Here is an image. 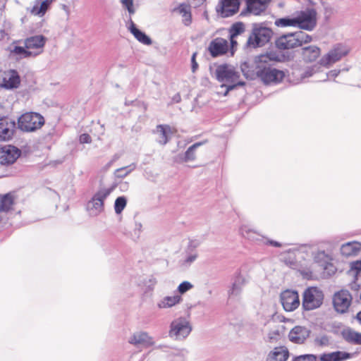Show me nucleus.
<instances>
[{
  "mask_svg": "<svg viewBox=\"0 0 361 361\" xmlns=\"http://www.w3.org/2000/svg\"><path fill=\"white\" fill-rule=\"evenodd\" d=\"M290 47H276L275 51L258 56L255 59V70H250L247 62L243 63L240 68L243 75L250 79L256 75L265 84L281 82L284 77V73L272 67L271 63L289 60L292 57Z\"/></svg>",
  "mask_w": 361,
  "mask_h": 361,
  "instance_id": "nucleus-1",
  "label": "nucleus"
},
{
  "mask_svg": "<svg viewBox=\"0 0 361 361\" xmlns=\"http://www.w3.org/2000/svg\"><path fill=\"white\" fill-rule=\"evenodd\" d=\"M210 71L216 79L222 82L221 87H226L224 96H226L229 91L234 90L238 86L245 85L244 82L238 80L240 73L231 65L221 64L216 66L214 69L210 68Z\"/></svg>",
  "mask_w": 361,
  "mask_h": 361,
  "instance_id": "nucleus-2",
  "label": "nucleus"
},
{
  "mask_svg": "<svg viewBox=\"0 0 361 361\" xmlns=\"http://www.w3.org/2000/svg\"><path fill=\"white\" fill-rule=\"evenodd\" d=\"M17 128L23 130V114L18 116L16 123L10 116L0 114V142L11 140Z\"/></svg>",
  "mask_w": 361,
  "mask_h": 361,
  "instance_id": "nucleus-3",
  "label": "nucleus"
},
{
  "mask_svg": "<svg viewBox=\"0 0 361 361\" xmlns=\"http://www.w3.org/2000/svg\"><path fill=\"white\" fill-rule=\"evenodd\" d=\"M114 188H100L88 201L87 210L91 216H97L104 210V200L112 192Z\"/></svg>",
  "mask_w": 361,
  "mask_h": 361,
  "instance_id": "nucleus-4",
  "label": "nucleus"
},
{
  "mask_svg": "<svg viewBox=\"0 0 361 361\" xmlns=\"http://www.w3.org/2000/svg\"><path fill=\"white\" fill-rule=\"evenodd\" d=\"M324 298V293L320 288L314 286L309 287L302 294V308L305 311L316 310L322 306Z\"/></svg>",
  "mask_w": 361,
  "mask_h": 361,
  "instance_id": "nucleus-5",
  "label": "nucleus"
},
{
  "mask_svg": "<svg viewBox=\"0 0 361 361\" xmlns=\"http://www.w3.org/2000/svg\"><path fill=\"white\" fill-rule=\"evenodd\" d=\"M272 36L273 32L271 29L259 24H253L246 45H265L269 42Z\"/></svg>",
  "mask_w": 361,
  "mask_h": 361,
  "instance_id": "nucleus-6",
  "label": "nucleus"
},
{
  "mask_svg": "<svg viewBox=\"0 0 361 361\" xmlns=\"http://www.w3.org/2000/svg\"><path fill=\"white\" fill-rule=\"evenodd\" d=\"M191 331L192 326L190 322L186 318L180 317L171 322L169 336L174 340H184Z\"/></svg>",
  "mask_w": 361,
  "mask_h": 361,
  "instance_id": "nucleus-7",
  "label": "nucleus"
},
{
  "mask_svg": "<svg viewBox=\"0 0 361 361\" xmlns=\"http://www.w3.org/2000/svg\"><path fill=\"white\" fill-rule=\"evenodd\" d=\"M245 30V25L243 23H235L231 27L226 38L217 37L212 41L209 45H228V40L230 41V45H238L239 42H241V39L243 38V34Z\"/></svg>",
  "mask_w": 361,
  "mask_h": 361,
  "instance_id": "nucleus-8",
  "label": "nucleus"
},
{
  "mask_svg": "<svg viewBox=\"0 0 361 361\" xmlns=\"http://www.w3.org/2000/svg\"><path fill=\"white\" fill-rule=\"evenodd\" d=\"M314 42L307 33L299 31L283 35L276 40L275 45H302Z\"/></svg>",
  "mask_w": 361,
  "mask_h": 361,
  "instance_id": "nucleus-9",
  "label": "nucleus"
},
{
  "mask_svg": "<svg viewBox=\"0 0 361 361\" xmlns=\"http://www.w3.org/2000/svg\"><path fill=\"white\" fill-rule=\"evenodd\" d=\"M317 13L314 8H307L298 13L296 15L298 27L305 30H312L317 25Z\"/></svg>",
  "mask_w": 361,
  "mask_h": 361,
  "instance_id": "nucleus-10",
  "label": "nucleus"
},
{
  "mask_svg": "<svg viewBox=\"0 0 361 361\" xmlns=\"http://www.w3.org/2000/svg\"><path fill=\"white\" fill-rule=\"evenodd\" d=\"M352 295L346 290H341L336 292L332 298L335 311L340 314L348 312L352 303Z\"/></svg>",
  "mask_w": 361,
  "mask_h": 361,
  "instance_id": "nucleus-11",
  "label": "nucleus"
},
{
  "mask_svg": "<svg viewBox=\"0 0 361 361\" xmlns=\"http://www.w3.org/2000/svg\"><path fill=\"white\" fill-rule=\"evenodd\" d=\"M20 77L16 69L5 71L0 77V87L6 90H13L19 87Z\"/></svg>",
  "mask_w": 361,
  "mask_h": 361,
  "instance_id": "nucleus-12",
  "label": "nucleus"
},
{
  "mask_svg": "<svg viewBox=\"0 0 361 361\" xmlns=\"http://www.w3.org/2000/svg\"><path fill=\"white\" fill-rule=\"evenodd\" d=\"M21 150L13 145L0 147V165L10 166L20 157Z\"/></svg>",
  "mask_w": 361,
  "mask_h": 361,
  "instance_id": "nucleus-13",
  "label": "nucleus"
},
{
  "mask_svg": "<svg viewBox=\"0 0 361 361\" xmlns=\"http://www.w3.org/2000/svg\"><path fill=\"white\" fill-rule=\"evenodd\" d=\"M281 302L283 309L287 312H291L297 309L300 305L299 295L297 291L286 290L281 293Z\"/></svg>",
  "mask_w": 361,
  "mask_h": 361,
  "instance_id": "nucleus-14",
  "label": "nucleus"
},
{
  "mask_svg": "<svg viewBox=\"0 0 361 361\" xmlns=\"http://www.w3.org/2000/svg\"><path fill=\"white\" fill-rule=\"evenodd\" d=\"M44 124V117L36 112H27L24 114V132H33Z\"/></svg>",
  "mask_w": 361,
  "mask_h": 361,
  "instance_id": "nucleus-15",
  "label": "nucleus"
},
{
  "mask_svg": "<svg viewBox=\"0 0 361 361\" xmlns=\"http://www.w3.org/2000/svg\"><path fill=\"white\" fill-rule=\"evenodd\" d=\"M349 50L345 47H336L324 55L319 61L320 65L329 67L330 65L339 61L348 53Z\"/></svg>",
  "mask_w": 361,
  "mask_h": 361,
  "instance_id": "nucleus-16",
  "label": "nucleus"
},
{
  "mask_svg": "<svg viewBox=\"0 0 361 361\" xmlns=\"http://www.w3.org/2000/svg\"><path fill=\"white\" fill-rule=\"evenodd\" d=\"M239 6L240 0H221L216 11L221 17L227 18L236 13Z\"/></svg>",
  "mask_w": 361,
  "mask_h": 361,
  "instance_id": "nucleus-17",
  "label": "nucleus"
},
{
  "mask_svg": "<svg viewBox=\"0 0 361 361\" xmlns=\"http://www.w3.org/2000/svg\"><path fill=\"white\" fill-rule=\"evenodd\" d=\"M247 283L246 278L241 274L235 276L231 286L228 289V298L229 300L239 299L243 287Z\"/></svg>",
  "mask_w": 361,
  "mask_h": 361,
  "instance_id": "nucleus-18",
  "label": "nucleus"
},
{
  "mask_svg": "<svg viewBox=\"0 0 361 361\" xmlns=\"http://www.w3.org/2000/svg\"><path fill=\"white\" fill-rule=\"evenodd\" d=\"M55 0H35L32 4L27 8V12L32 16L42 18L50 8Z\"/></svg>",
  "mask_w": 361,
  "mask_h": 361,
  "instance_id": "nucleus-19",
  "label": "nucleus"
},
{
  "mask_svg": "<svg viewBox=\"0 0 361 361\" xmlns=\"http://www.w3.org/2000/svg\"><path fill=\"white\" fill-rule=\"evenodd\" d=\"M129 343L135 346H142L143 348H149L154 345V341L146 331L135 332L129 338Z\"/></svg>",
  "mask_w": 361,
  "mask_h": 361,
  "instance_id": "nucleus-20",
  "label": "nucleus"
},
{
  "mask_svg": "<svg viewBox=\"0 0 361 361\" xmlns=\"http://www.w3.org/2000/svg\"><path fill=\"white\" fill-rule=\"evenodd\" d=\"M310 330L305 326H296L288 334L289 340L296 344H302L310 336Z\"/></svg>",
  "mask_w": 361,
  "mask_h": 361,
  "instance_id": "nucleus-21",
  "label": "nucleus"
},
{
  "mask_svg": "<svg viewBox=\"0 0 361 361\" xmlns=\"http://www.w3.org/2000/svg\"><path fill=\"white\" fill-rule=\"evenodd\" d=\"M271 0H246V11H242L241 15H246L247 13L255 16L260 15L264 12Z\"/></svg>",
  "mask_w": 361,
  "mask_h": 361,
  "instance_id": "nucleus-22",
  "label": "nucleus"
},
{
  "mask_svg": "<svg viewBox=\"0 0 361 361\" xmlns=\"http://www.w3.org/2000/svg\"><path fill=\"white\" fill-rule=\"evenodd\" d=\"M288 357V349L284 345H280L274 348L268 353L265 361H286Z\"/></svg>",
  "mask_w": 361,
  "mask_h": 361,
  "instance_id": "nucleus-23",
  "label": "nucleus"
},
{
  "mask_svg": "<svg viewBox=\"0 0 361 361\" xmlns=\"http://www.w3.org/2000/svg\"><path fill=\"white\" fill-rule=\"evenodd\" d=\"M353 354L344 351L323 353L319 356L320 361H344L353 357Z\"/></svg>",
  "mask_w": 361,
  "mask_h": 361,
  "instance_id": "nucleus-24",
  "label": "nucleus"
},
{
  "mask_svg": "<svg viewBox=\"0 0 361 361\" xmlns=\"http://www.w3.org/2000/svg\"><path fill=\"white\" fill-rule=\"evenodd\" d=\"M361 250V243L352 241L344 243L341 247V253L345 257L357 255Z\"/></svg>",
  "mask_w": 361,
  "mask_h": 361,
  "instance_id": "nucleus-25",
  "label": "nucleus"
},
{
  "mask_svg": "<svg viewBox=\"0 0 361 361\" xmlns=\"http://www.w3.org/2000/svg\"><path fill=\"white\" fill-rule=\"evenodd\" d=\"M173 12L179 14L182 17L183 23L188 26L192 23V16L190 6L185 4H180L173 9Z\"/></svg>",
  "mask_w": 361,
  "mask_h": 361,
  "instance_id": "nucleus-26",
  "label": "nucleus"
},
{
  "mask_svg": "<svg viewBox=\"0 0 361 361\" xmlns=\"http://www.w3.org/2000/svg\"><path fill=\"white\" fill-rule=\"evenodd\" d=\"M286 328L283 325H278L269 330L267 335L266 341L275 343L279 341L284 336Z\"/></svg>",
  "mask_w": 361,
  "mask_h": 361,
  "instance_id": "nucleus-27",
  "label": "nucleus"
},
{
  "mask_svg": "<svg viewBox=\"0 0 361 361\" xmlns=\"http://www.w3.org/2000/svg\"><path fill=\"white\" fill-rule=\"evenodd\" d=\"M341 335L343 338L348 343L361 345V333L350 328H347L342 331Z\"/></svg>",
  "mask_w": 361,
  "mask_h": 361,
  "instance_id": "nucleus-28",
  "label": "nucleus"
},
{
  "mask_svg": "<svg viewBox=\"0 0 361 361\" xmlns=\"http://www.w3.org/2000/svg\"><path fill=\"white\" fill-rule=\"evenodd\" d=\"M171 128L166 125H159L154 130L157 141L161 145H166L169 139Z\"/></svg>",
  "mask_w": 361,
  "mask_h": 361,
  "instance_id": "nucleus-29",
  "label": "nucleus"
},
{
  "mask_svg": "<svg viewBox=\"0 0 361 361\" xmlns=\"http://www.w3.org/2000/svg\"><path fill=\"white\" fill-rule=\"evenodd\" d=\"M39 90L36 82V78L31 72H27L24 75V94H32Z\"/></svg>",
  "mask_w": 361,
  "mask_h": 361,
  "instance_id": "nucleus-30",
  "label": "nucleus"
},
{
  "mask_svg": "<svg viewBox=\"0 0 361 361\" xmlns=\"http://www.w3.org/2000/svg\"><path fill=\"white\" fill-rule=\"evenodd\" d=\"M182 301L180 295H176L173 296H166L162 298L158 303L157 307L159 309H166L179 304Z\"/></svg>",
  "mask_w": 361,
  "mask_h": 361,
  "instance_id": "nucleus-31",
  "label": "nucleus"
},
{
  "mask_svg": "<svg viewBox=\"0 0 361 361\" xmlns=\"http://www.w3.org/2000/svg\"><path fill=\"white\" fill-rule=\"evenodd\" d=\"M319 47H305L302 49V56L305 61L312 62L315 61L320 55Z\"/></svg>",
  "mask_w": 361,
  "mask_h": 361,
  "instance_id": "nucleus-32",
  "label": "nucleus"
},
{
  "mask_svg": "<svg viewBox=\"0 0 361 361\" xmlns=\"http://www.w3.org/2000/svg\"><path fill=\"white\" fill-rule=\"evenodd\" d=\"M14 204V196L12 192H8L0 199V212H8Z\"/></svg>",
  "mask_w": 361,
  "mask_h": 361,
  "instance_id": "nucleus-33",
  "label": "nucleus"
},
{
  "mask_svg": "<svg viewBox=\"0 0 361 361\" xmlns=\"http://www.w3.org/2000/svg\"><path fill=\"white\" fill-rule=\"evenodd\" d=\"M129 30L130 32L134 35V37L140 43L144 44H150L152 43L150 38L148 36H147L144 32L137 29L133 22H131L130 23Z\"/></svg>",
  "mask_w": 361,
  "mask_h": 361,
  "instance_id": "nucleus-34",
  "label": "nucleus"
},
{
  "mask_svg": "<svg viewBox=\"0 0 361 361\" xmlns=\"http://www.w3.org/2000/svg\"><path fill=\"white\" fill-rule=\"evenodd\" d=\"M229 47H208V50L213 57H218L226 54L228 51ZM231 55L234 54L235 47H230Z\"/></svg>",
  "mask_w": 361,
  "mask_h": 361,
  "instance_id": "nucleus-35",
  "label": "nucleus"
},
{
  "mask_svg": "<svg viewBox=\"0 0 361 361\" xmlns=\"http://www.w3.org/2000/svg\"><path fill=\"white\" fill-rule=\"evenodd\" d=\"M240 233L245 238L251 240H259L261 238H264V237L246 226L240 228Z\"/></svg>",
  "mask_w": 361,
  "mask_h": 361,
  "instance_id": "nucleus-36",
  "label": "nucleus"
},
{
  "mask_svg": "<svg viewBox=\"0 0 361 361\" xmlns=\"http://www.w3.org/2000/svg\"><path fill=\"white\" fill-rule=\"evenodd\" d=\"M296 16L293 18H283L277 19L275 25L277 27H298Z\"/></svg>",
  "mask_w": 361,
  "mask_h": 361,
  "instance_id": "nucleus-37",
  "label": "nucleus"
},
{
  "mask_svg": "<svg viewBox=\"0 0 361 361\" xmlns=\"http://www.w3.org/2000/svg\"><path fill=\"white\" fill-rule=\"evenodd\" d=\"M136 168L135 164H131L127 166L121 167L115 171L114 175L116 178H123L133 171Z\"/></svg>",
  "mask_w": 361,
  "mask_h": 361,
  "instance_id": "nucleus-38",
  "label": "nucleus"
},
{
  "mask_svg": "<svg viewBox=\"0 0 361 361\" xmlns=\"http://www.w3.org/2000/svg\"><path fill=\"white\" fill-rule=\"evenodd\" d=\"M202 145V142H196V143L193 144L192 146H190L185 152L183 160L186 162L190 161H194L196 158L195 150L197 147H199Z\"/></svg>",
  "mask_w": 361,
  "mask_h": 361,
  "instance_id": "nucleus-39",
  "label": "nucleus"
},
{
  "mask_svg": "<svg viewBox=\"0 0 361 361\" xmlns=\"http://www.w3.org/2000/svg\"><path fill=\"white\" fill-rule=\"evenodd\" d=\"M43 51V47H24V58L35 57Z\"/></svg>",
  "mask_w": 361,
  "mask_h": 361,
  "instance_id": "nucleus-40",
  "label": "nucleus"
},
{
  "mask_svg": "<svg viewBox=\"0 0 361 361\" xmlns=\"http://www.w3.org/2000/svg\"><path fill=\"white\" fill-rule=\"evenodd\" d=\"M47 39L42 35H35L26 39L24 45H44Z\"/></svg>",
  "mask_w": 361,
  "mask_h": 361,
  "instance_id": "nucleus-41",
  "label": "nucleus"
},
{
  "mask_svg": "<svg viewBox=\"0 0 361 361\" xmlns=\"http://www.w3.org/2000/svg\"><path fill=\"white\" fill-rule=\"evenodd\" d=\"M127 204V199L124 196L117 197L114 203V210L116 214H121L125 209Z\"/></svg>",
  "mask_w": 361,
  "mask_h": 361,
  "instance_id": "nucleus-42",
  "label": "nucleus"
},
{
  "mask_svg": "<svg viewBox=\"0 0 361 361\" xmlns=\"http://www.w3.org/2000/svg\"><path fill=\"white\" fill-rule=\"evenodd\" d=\"M198 254L196 250H192L191 252H187L185 259L182 262V265L188 267L197 258Z\"/></svg>",
  "mask_w": 361,
  "mask_h": 361,
  "instance_id": "nucleus-43",
  "label": "nucleus"
},
{
  "mask_svg": "<svg viewBox=\"0 0 361 361\" xmlns=\"http://www.w3.org/2000/svg\"><path fill=\"white\" fill-rule=\"evenodd\" d=\"M142 283L145 288V291L147 293L152 291L154 290L155 286L157 283V280L155 277L151 276L145 279Z\"/></svg>",
  "mask_w": 361,
  "mask_h": 361,
  "instance_id": "nucleus-44",
  "label": "nucleus"
},
{
  "mask_svg": "<svg viewBox=\"0 0 361 361\" xmlns=\"http://www.w3.org/2000/svg\"><path fill=\"white\" fill-rule=\"evenodd\" d=\"M3 26L4 28L0 30V42L8 43L11 35V32L8 30V29H10V23L5 22Z\"/></svg>",
  "mask_w": 361,
  "mask_h": 361,
  "instance_id": "nucleus-45",
  "label": "nucleus"
},
{
  "mask_svg": "<svg viewBox=\"0 0 361 361\" xmlns=\"http://www.w3.org/2000/svg\"><path fill=\"white\" fill-rule=\"evenodd\" d=\"M193 288V285L189 281L182 282L178 287V291L183 294Z\"/></svg>",
  "mask_w": 361,
  "mask_h": 361,
  "instance_id": "nucleus-46",
  "label": "nucleus"
},
{
  "mask_svg": "<svg viewBox=\"0 0 361 361\" xmlns=\"http://www.w3.org/2000/svg\"><path fill=\"white\" fill-rule=\"evenodd\" d=\"M317 357L312 354H306L297 356L293 358V361H316Z\"/></svg>",
  "mask_w": 361,
  "mask_h": 361,
  "instance_id": "nucleus-47",
  "label": "nucleus"
},
{
  "mask_svg": "<svg viewBox=\"0 0 361 361\" xmlns=\"http://www.w3.org/2000/svg\"><path fill=\"white\" fill-rule=\"evenodd\" d=\"M121 4L130 15L135 13V10L134 8L133 0H121Z\"/></svg>",
  "mask_w": 361,
  "mask_h": 361,
  "instance_id": "nucleus-48",
  "label": "nucleus"
},
{
  "mask_svg": "<svg viewBox=\"0 0 361 361\" xmlns=\"http://www.w3.org/2000/svg\"><path fill=\"white\" fill-rule=\"evenodd\" d=\"M314 341L315 343L319 346H327L329 345V338L326 335L317 337Z\"/></svg>",
  "mask_w": 361,
  "mask_h": 361,
  "instance_id": "nucleus-49",
  "label": "nucleus"
},
{
  "mask_svg": "<svg viewBox=\"0 0 361 361\" xmlns=\"http://www.w3.org/2000/svg\"><path fill=\"white\" fill-rule=\"evenodd\" d=\"M79 141L80 143H82V144L90 143L92 142V138L88 134L83 133L80 135Z\"/></svg>",
  "mask_w": 361,
  "mask_h": 361,
  "instance_id": "nucleus-50",
  "label": "nucleus"
},
{
  "mask_svg": "<svg viewBox=\"0 0 361 361\" xmlns=\"http://www.w3.org/2000/svg\"><path fill=\"white\" fill-rule=\"evenodd\" d=\"M351 270L355 271L357 274L361 271V261H355L351 263Z\"/></svg>",
  "mask_w": 361,
  "mask_h": 361,
  "instance_id": "nucleus-51",
  "label": "nucleus"
},
{
  "mask_svg": "<svg viewBox=\"0 0 361 361\" xmlns=\"http://www.w3.org/2000/svg\"><path fill=\"white\" fill-rule=\"evenodd\" d=\"M196 55H197L196 52L193 53L192 55V58H191V63H192L191 69L193 73H195L198 68V64L195 60Z\"/></svg>",
  "mask_w": 361,
  "mask_h": 361,
  "instance_id": "nucleus-52",
  "label": "nucleus"
},
{
  "mask_svg": "<svg viewBox=\"0 0 361 361\" xmlns=\"http://www.w3.org/2000/svg\"><path fill=\"white\" fill-rule=\"evenodd\" d=\"M266 241H264V244L266 245H271V246H274V247H281V244L277 241H275V240H269V239H265Z\"/></svg>",
  "mask_w": 361,
  "mask_h": 361,
  "instance_id": "nucleus-53",
  "label": "nucleus"
},
{
  "mask_svg": "<svg viewBox=\"0 0 361 361\" xmlns=\"http://www.w3.org/2000/svg\"><path fill=\"white\" fill-rule=\"evenodd\" d=\"M13 49H11V47H8V49L11 51L16 53V54L20 56L23 55V47H13Z\"/></svg>",
  "mask_w": 361,
  "mask_h": 361,
  "instance_id": "nucleus-54",
  "label": "nucleus"
},
{
  "mask_svg": "<svg viewBox=\"0 0 361 361\" xmlns=\"http://www.w3.org/2000/svg\"><path fill=\"white\" fill-rule=\"evenodd\" d=\"M142 225L140 222H135V228H134L135 233L140 234V232L142 231Z\"/></svg>",
  "mask_w": 361,
  "mask_h": 361,
  "instance_id": "nucleus-55",
  "label": "nucleus"
},
{
  "mask_svg": "<svg viewBox=\"0 0 361 361\" xmlns=\"http://www.w3.org/2000/svg\"><path fill=\"white\" fill-rule=\"evenodd\" d=\"M181 101V97L179 93L176 94L172 97V102L173 103H179Z\"/></svg>",
  "mask_w": 361,
  "mask_h": 361,
  "instance_id": "nucleus-56",
  "label": "nucleus"
},
{
  "mask_svg": "<svg viewBox=\"0 0 361 361\" xmlns=\"http://www.w3.org/2000/svg\"><path fill=\"white\" fill-rule=\"evenodd\" d=\"M325 256V252L324 251H319L317 253V255L314 256V260L317 261V258H323Z\"/></svg>",
  "mask_w": 361,
  "mask_h": 361,
  "instance_id": "nucleus-57",
  "label": "nucleus"
},
{
  "mask_svg": "<svg viewBox=\"0 0 361 361\" xmlns=\"http://www.w3.org/2000/svg\"><path fill=\"white\" fill-rule=\"evenodd\" d=\"M340 71H336V70H333V71H331L327 76H331V77H336L338 73H339Z\"/></svg>",
  "mask_w": 361,
  "mask_h": 361,
  "instance_id": "nucleus-58",
  "label": "nucleus"
},
{
  "mask_svg": "<svg viewBox=\"0 0 361 361\" xmlns=\"http://www.w3.org/2000/svg\"><path fill=\"white\" fill-rule=\"evenodd\" d=\"M128 188V183H127V182L121 183V188L122 190H124V189H126V188Z\"/></svg>",
  "mask_w": 361,
  "mask_h": 361,
  "instance_id": "nucleus-59",
  "label": "nucleus"
},
{
  "mask_svg": "<svg viewBox=\"0 0 361 361\" xmlns=\"http://www.w3.org/2000/svg\"><path fill=\"white\" fill-rule=\"evenodd\" d=\"M356 319L361 324V310L357 314Z\"/></svg>",
  "mask_w": 361,
  "mask_h": 361,
  "instance_id": "nucleus-60",
  "label": "nucleus"
},
{
  "mask_svg": "<svg viewBox=\"0 0 361 361\" xmlns=\"http://www.w3.org/2000/svg\"><path fill=\"white\" fill-rule=\"evenodd\" d=\"M21 40H13L9 45H17Z\"/></svg>",
  "mask_w": 361,
  "mask_h": 361,
  "instance_id": "nucleus-61",
  "label": "nucleus"
},
{
  "mask_svg": "<svg viewBox=\"0 0 361 361\" xmlns=\"http://www.w3.org/2000/svg\"><path fill=\"white\" fill-rule=\"evenodd\" d=\"M63 10H64V11H65L68 14L69 11H68V7H67L66 5H63Z\"/></svg>",
  "mask_w": 361,
  "mask_h": 361,
  "instance_id": "nucleus-62",
  "label": "nucleus"
},
{
  "mask_svg": "<svg viewBox=\"0 0 361 361\" xmlns=\"http://www.w3.org/2000/svg\"><path fill=\"white\" fill-rule=\"evenodd\" d=\"M328 11H329L331 13L333 11V8L329 7V8H326V11L327 12Z\"/></svg>",
  "mask_w": 361,
  "mask_h": 361,
  "instance_id": "nucleus-63",
  "label": "nucleus"
}]
</instances>
